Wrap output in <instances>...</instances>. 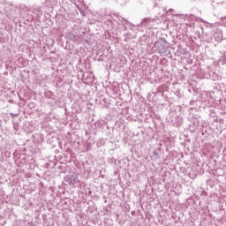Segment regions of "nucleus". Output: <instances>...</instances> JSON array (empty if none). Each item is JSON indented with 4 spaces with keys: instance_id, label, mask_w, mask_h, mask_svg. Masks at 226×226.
<instances>
[{
    "instance_id": "nucleus-1",
    "label": "nucleus",
    "mask_w": 226,
    "mask_h": 226,
    "mask_svg": "<svg viewBox=\"0 0 226 226\" xmlns=\"http://www.w3.org/2000/svg\"><path fill=\"white\" fill-rule=\"evenodd\" d=\"M154 49L160 52V54H169L170 50H169V46H167V41L164 39H159L154 44Z\"/></svg>"
},
{
    "instance_id": "nucleus-2",
    "label": "nucleus",
    "mask_w": 226,
    "mask_h": 226,
    "mask_svg": "<svg viewBox=\"0 0 226 226\" xmlns=\"http://www.w3.org/2000/svg\"><path fill=\"white\" fill-rule=\"evenodd\" d=\"M65 183H68V185H74L77 181H79V176L77 175H69L64 177Z\"/></svg>"
},
{
    "instance_id": "nucleus-3",
    "label": "nucleus",
    "mask_w": 226,
    "mask_h": 226,
    "mask_svg": "<svg viewBox=\"0 0 226 226\" xmlns=\"http://www.w3.org/2000/svg\"><path fill=\"white\" fill-rule=\"evenodd\" d=\"M153 22H154L153 19L146 18L141 21V26L142 27H147V29H149L153 27Z\"/></svg>"
},
{
    "instance_id": "nucleus-4",
    "label": "nucleus",
    "mask_w": 226,
    "mask_h": 226,
    "mask_svg": "<svg viewBox=\"0 0 226 226\" xmlns=\"http://www.w3.org/2000/svg\"><path fill=\"white\" fill-rule=\"evenodd\" d=\"M214 38L215 41H222V40H223V34H222V31L217 30L216 32H215Z\"/></svg>"
},
{
    "instance_id": "nucleus-5",
    "label": "nucleus",
    "mask_w": 226,
    "mask_h": 226,
    "mask_svg": "<svg viewBox=\"0 0 226 226\" xmlns=\"http://www.w3.org/2000/svg\"><path fill=\"white\" fill-rule=\"evenodd\" d=\"M43 226H54V220L53 219H47L42 223Z\"/></svg>"
},
{
    "instance_id": "nucleus-6",
    "label": "nucleus",
    "mask_w": 226,
    "mask_h": 226,
    "mask_svg": "<svg viewBox=\"0 0 226 226\" xmlns=\"http://www.w3.org/2000/svg\"><path fill=\"white\" fill-rule=\"evenodd\" d=\"M67 38H69V40H72V41H75V40H77V35L72 34V33H69L67 34Z\"/></svg>"
},
{
    "instance_id": "nucleus-7",
    "label": "nucleus",
    "mask_w": 226,
    "mask_h": 226,
    "mask_svg": "<svg viewBox=\"0 0 226 226\" xmlns=\"http://www.w3.org/2000/svg\"><path fill=\"white\" fill-rule=\"evenodd\" d=\"M222 24H223V26H226V18H224V19H222Z\"/></svg>"
},
{
    "instance_id": "nucleus-8",
    "label": "nucleus",
    "mask_w": 226,
    "mask_h": 226,
    "mask_svg": "<svg viewBox=\"0 0 226 226\" xmlns=\"http://www.w3.org/2000/svg\"><path fill=\"white\" fill-rule=\"evenodd\" d=\"M131 29H133V26L132 25H131Z\"/></svg>"
},
{
    "instance_id": "nucleus-9",
    "label": "nucleus",
    "mask_w": 226,
    "mask_h": 226,
    "mask_svg": "<svg viewBox=\"0 0 226 226\" xmlns=\"http://www.w3.org/2000/svg\"><path fill=\"white\" fill-rule=\"evenodd\" d=\"M124 21L125 22V24H126V22H128V21H126V19H124Z\"/></svg>"
}]
</instances>
